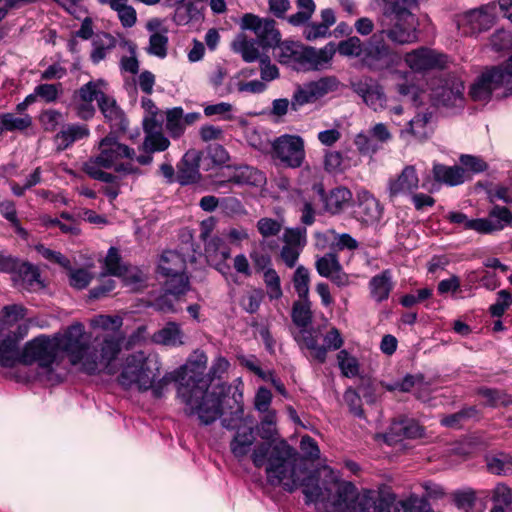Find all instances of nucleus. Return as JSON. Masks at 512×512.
Masks as SVG:
<instances>
[{
	"label": "nucleus",
	"instance_id": "774afa93",
	"mask_svg": "<svg viewBox=\"0 0 512 512\" xmlns=\"http://www.w3.org/2000/svg\"><path fill=\"white\" fill-rule=\"evenodd\" d=\"M512 304V296L507 290L498 292L497 301L490 306V312L495 317H501Z\"/></svg>",
	"mask_w": 512,
	"mask_h": 512
},
{
	"label": "nucleus",
	"instance_id": "a211bd4d",
	"mask_svg": "<svg viewBox=\"0 0 512 512\" xmlns=\"http://www.w3.org/2000/svg\"><path fill=\"white\" fill-rule=\"evenodd\" d=\"M372 48V37L370 38L367 45L361 41L357 36H352L346 40L340 41L336 46V51L340 55L345 57H361L362 61L371 68L378 67V63L385 58H377L370 55V49Z\"/></svg>",
	"mask_w": 512,
	"mask_h": 512
},
{
	"label": "nucleus",
	"instance_id": "37998d69",
	"mask_svg": "<svg viewBox=\"0 0 512 512\" xmlns=\"http://www.w3.org/2000/svg\"><path fill=\"white\" fill-rule=\"evenodd\" d=\"M98 106L103 113L104 117L112 122L114 125L122 126L123 113L120 108L116 105L114 99L104 94L98 102Z\"/></svg>",
	"mask_w": 512,
	"mask_h": 512
},
{
	"label": "nucleus",
	"instance_id": "603ef678",
	"mask_svg": "<svg viewBox=\"0 0 512 512\" xmlns=\"http://www.w3.org/2000/svg\"><path fill=\"white\" fill-rule=\"evenodd\" d=\"M168 50V36L163 33H155L154 35H150L149 45L147 47V52L150 55L156 56L160 59H163L167 56Z\"/></svg>",
	"mask_w": 512,
	"mask_h": 512
},
{
	"label": "nucleus",
	"instance_id": "6e6552de",
	"mask_svg": "<svg viewBox=\"0 0 512 512\" xmlns=\"http://www.w3.org/2000/svg\"><path fill=\"white\" fill-rule=\"evenodd\" d=\"M159 272L167 278L165 286L171 294H185L189 289V279L185 274L186 261L176 251H165L158 264Z\"/></svg>",
	"mask_w": 512,
	"mask_h": 512
},
{
	"label": "nucleus",
	"instance_id": "e433bc0d",
	"mask_svg": "<svg viewBox=\"0 0 512 512\" xmlns=\"http://www.w3.org/2000/svg\"><path fill=\"white\" fill-rule=\"evenodd\" d=\"M90 325L93 328L102 329L104 331L113 332V336H116L120 339V344L122 343L123 336L118 333L120 328L123 325V319L117 315H97L90 320ZM109 334H106L108 336ZM105 337V335L103 336Z\"/></svg>",
	"mask_w": 512,
	"mask_h": 512
},
{
	"label": "nucleus",
	"instance_id": "69168bd1",
	"mask_svg": "<svg viewBox=\"0 0 512 512\" xmlns=\"http://www.w3.org/2000/svg\"><path fill=\"white\" fill-rule=\"evenodd\" d=\"M260 62V75L261 80L265 82H270L279 77V69L276 65L271 63L270 57L263 53V57L259 59Z\"/></svg>",
	"mask_w": 512,
	"mask_h": 512
},
{
	"label": "nucleus",
	"instance_id": "6ab92c4d",
	"mask_svg": "<svg viewBox=\"0 0 512 512\" xmlns=\"http://www.w3.org/2000/svg\"><path fill=\"white\" fill-rule=\"evenodd\" d=\"M230 255V248L220 237H212L206 242L205 256L208 263L225 277L231 274L228 263Z\"/></svg>",
	"mask_w": 512,
	"mask_h": 512
},
{
	"label": "nucleus",
	"instance_id": "0eeeda50",
	"mask_svg": "<svg viewBox=\"0 0 512 512\" xmlns=\"http://www.w3.org/2000/svg\"><path fill=\"white\" fill-rule=\"evenodd\" d=\"M340 86L335 76H324L314 81L298 84L291 96V110L299 111L303 106L313 104Z\"/></svg>",
	"mask_w": 512,
	"mask_h": 512
},
{
	"label": "nucleus",
	"instance_id": "423d86ee",
	"mask_svg": "<svg viewBox=\"0 0 512 512\" xmlns=\"http://www.w3.org/2000/svg\"><path fill=\"white\" fill-rule=\"evenodd\" d=\"M501 87L505 88L501 96L512 93V71H508L504 65L484 71L471 86L470 96L475 101L487 102L492 93Z\"/></svg>",
	"mask_w": 512,
	"mask_h": 512
},
{
	"label": "nucleus",
	"instance_id": "c9c22d12",
	"mask_svg": "<svg viewBox=\"0 0 512 512\" xmlns=\"http://www.w3.org/2000/svg\"><path fill=\"white\" fill-rule=\"evenodd\" d=\"M106 86L107 83L102 79L89 81L79 88L75 97H77L79 101L93 103V101L96 100L99 102V100L105 94Z\"/></svg>",
	"mask_w": 512,
	"mask_h": 512
},
{
	"label": "nucleus",
	"instance_id": "09e8293b",
	"mask_svg": "<svg viewBox=\"0 0 512 512\" xmlns=\"http://www.w3.org/2000/svg\"><path fill=\"white\" fill-rule=\"evenodd\" d=\"M478 394L486 399L485 404L491 407L508 406L512 404V397L506 392L490 388H481Z\"/></svg>",
	"mask_w": 512,
	"mask_h": 512
},
{
	"label": "nucleus",
	"instance_id": "58836bf2",
	"mask_svg": "<svg viewBox=\"0 0 512 512\" xmlns=\"http://www.w3.org/2000/svg\"><path fill=\"white\" fill-rule=\"evenodd\" d=\"M183 333L180 326L174 322L168 323L164 328L154 335L157 343L167 346H178L183 344Z\"/></svg>",
	"mask_w": 512,
	"mask_h": 512
},
{
	"label": "nucleus",
	"instance_id": "4d7b16f0",
	"mask_svg": "<svg viewBox=\"0 0 512 512\" xmlns=\"http://www.w3.org/2000/svg\"><path fill=\"white\" fill-rule=\"evenodd\" d=\"M104 268L106 273L113 276H119L123 274L126 265L122 264L121 257L116 248L111 247L108 250L107 256L104 261Z\"/></svg>",
	"mask_w": 512,
	"mask_h": 512
},
{
	"label": "nucleus",
	"instance_id": "bb28decb",
	"mask_svg": "<svg viewBox=\"0 0 512 512\" xmlns=\"http://www.w3.org/2000/svg\"><path fill=\"white\" fill-rule=\"evenodd\" d=\"M314 189L324 202V208L331 214L339 213L351 199V192L344 187H338L330 191L327 196H324L322 186L316 185Z\"/></svg>",
	"mask_w": 512,
	"mask_h": 512
},
{
	"label": "nucleus",
	"instance_id": "0e129e2a",
	"mask_svg": "<svg viewBox=\"0 0 512 512\" xmlns=\"http://www.w3.org/2000/svg\"><path fill=\"white\" fill-rule=\"evenodd\" d=\"M26 308L22 305L12 304L4 306L2 309L3 322L6 325H13L26 316Z\"/></svg>",
	"mask_w": 512,
	"mask_h": 512
},
{
	"label": "nucleus",
	"instance_id": "3c124183",
	"mask_svg": "<svg viewBox=\"0 0 512 512\" xmlns=\"http://www.w3.org/2000/svg\"><path fill=\"white\" fill-rule=\"evenodd\" d=\"M17 359V343L7 337L0 340V365L3 367H13Z\"/></svg>",
	"mask_w": 512,
	"mask_h": 512
},
{
	"label": "nucleus",
	"instance_id": "4c0bfd02",
	"mask_svg": "<svg viewBox=\"0 0 512 512\" xmlns=\"http://www.w3.org/2000/svg\"><path fill=\"white\" fill-rule=\"evenodd\" d=\"M446 218L451 223L463 225L465 229L474 230L480 234H485L486 231L491 229L486 219H469L462 212L451 211L446 215Z\"/></svg>",
	"mask_w": 512,
	"mask_h": 512
},
{
	"label": "nucleus",
	"instance_id": "393cba45",
	"mask_svg": "<svg viewBox=\"0 0 512 512\" xmlns=\"http://www.w3.org/2000/svg\"><path fill=\"white\" fill-rule=\"evenodd\" d=\"M144 132V141L140 147V150L144 153L162 152L169 147L170 141L161 131L156 129L154 122L145 120Z\"/></svg>",
	"mask_w": 512,
	"mask_h": 512
},
{
	"label": "nucleus",
	"instance_id": "9d476101",
	"mask_svg": "<svg viewBox=\"0 0 512 512\" xmlns=\"http://www.w3.org/2000/svg\"><path fill=\"white\" fill-rule=\"evenodd\" d=\"M240 28L252 31L262 50L275 48L281 41V33L271 18H262L252 13L244 14Z\"/></svg>",
	"mask_w": 512,
	"mask_h": 512
},
{
	"label": "nucleus",
	"instance_id": "1a4fd4ad",
	"mask_svg": "<svg viewBox=\"0 0 512 512\" xmlns=\"http://www.w3.org/2000/svg\"><path fill=\"white\" fill-rule=\"evenodd\" d=\"M57 341L47 336H39L29 341L19 357L17 354L16 362L19 361L25 365L38 363L41 368L51 369L58 356Z\"/></svg>",
	"mask_w": 512,
	"mask_h": 512
},
{
	"label": "nucleus",
	"instance_id": "13d9d810",
	"mask_svg": "<svg viewBox=\"0 0 512 512\" xmlns=\"http://www.w3.org/2000/svg\"><path fill=\"white\" fill-rule=\"evenodd\" d=\"M36 252L51 263H56L65 269L70 268V260L65 257L61 252L52 250L43 244L35 246Z\"/></svg>",
	"mask_w": 512,
	"mask_h": 512
},
{
	"label": "nucleus",
	"instance_id": "39448f33",
	"mask_svg": "<svg viewBox=\"0 0 512 512\" xmlns=\"http://www.w3.org/2000/svg\"><path fill=\"white\" fill-rule=\"evenodd\" d=\"M98 153L88 160L99 163L105 169L113 168L115 172L131 175L139 174L138 167L131 162L123 163L121 160H134L135 150L123 143H120L116 136L110 134L102 138L98 143Z\"/></svg>",
	"mask_w": 512,
	"mask_h": 512
},
{
	"label": "nucleus",
	"instance_id": "79ce46f5",
	"mask_svg": "<svg viewBox=\"0 0 512 512\" xmlns=\"http://www.w3.org/2000/svg\"><path fill=\"white\" fill-rule=\"evenodd\" d=\"M3 127L6 131L23 132L32 126V117L29 114L5 113L1 116Z\"/></svg>",
	"mask_w": 512,
	"mask_h": 512
},
{
	"label": "nucleus",
	"instance_id": "de8ad7c7",
	"mask_svg": "<svg viewBox=\"0 0 512 512\" xmlns=\"http://www.w3.org/2000/svg\"><path fill=\"white\" fill-rule=\"evenodd\" d=\"M340 266L342 265L335 253H326L322 257L317 258L315 262V268L318 274L325 278L332 276Z\"/></svg>",
	"mask_w": 512,
	"mask_h": 512
},
{
	"label": "nucleus",
	"instance_id": "aec40b11",
	"mask_svg": "<svg viewBox=\"0 0 512 512\" xmlns=\"http://www.w3.org/2000/svg\"><path fill=\"white\" fill-rule=\"evenodd\" d=\"M420 179L416 168L413 165H407L401 173L388 181V195L394 199L401 195L413 194L419 187Z\"/></svg>",
	"mask_w": 512,
	"mask_h": 512
},
{
	"label": "nucleus",
	"instance_id": "7ed1b4c3",
	"mask_svg": "<svg viewBox=\"0 0 512 512\" xmlns=\"http://www.w3.org/2000/svg\"><path fill=\"white\" fill-rule=\"evenodd\" d=\"M85 329L75 323L63 333L54 336L58 351L65 352L72 365L79 366L87 374H96L106 369L120 352V339L113 335L102 337L97 345L86 344Z\"/></svg>",
	"mask_w": 512,
	"mask_h": 512
},
{
	"label": "nucleus",
	"instance_id": "f3484780",
	"mask_svg": "<svg viewBox=\"0 0 512 512\" xmlns=\"http://www.w3.org/2000/svg\"><path fill=\"white\" fill-rule=\"evenodd\" d=\"M336 53V45L333 42L327 43L322 48L304 46L301 71H321L328 69Z\"/></svg>",
	"mask_w": 512,
	"mask_h": 512
},
{
	"label": "nucleus",
	"instance_id": "052dcab7",
	"mask_svg": "<svg viewBox=\"0 0 512 512\" xmlns=\"http://www.w3.org/2000/svg\"><path fill=\"white\" fill-rule=\"evenodd\" d=\"M398 384L399 391L410 392L412 389H415L416 397L420 400H425V397L421 394V389L424 385V377L422 375H406Z\"/></svg>",
	"mask_w": 512,
	"mask_h": 512
},
{
	"label": "nucleus",
	"instance_id": "bf43d9fd",
	"mask_svg": "<svg viewBox=\"0 0 512 512\" xmlns=\"http://www.w3.org/2000/svg\"><path fill=\"white\" fill-rule=\"evenodd\" d=\"M284 246L303 249L306 245L305 228H289L283 234Z\"/></svg>",
	"mask_w": 512,
	"mask_h": 512
},
{
	"label": "nucleus",
	"instance_id": "a18cd8bd",
	"mask_svg": "<svg viewBox=\"0 0 512 512\" xmlns=\"http://www.w3.org/2000/svg\"><path fill=\"white\" fill-rule=\"evenodd\" d=\"M103 169L104 168L102 166H100L99 163H96L94 161L87 160L83 164V171L91 178L98 180V181H102L109 185L119 182L118 176H116L115 174L106 172Z\"/></svg>",
	"mask_w": 512,
	"mask_h": 512
},
{
	"label": "nucleus",
	"instance_id": "ddd939ff",
	"mask_svg": "<svg viewBox=\"0 0 512 512\" xmlns=\"http://www.w3.org/2000/svg\"><path fill=\"white\" fill-rule=\"evenodd\" d=\"M243 410L238 407L233 414V418L229 421L226 418L222 420V425L227 429L237 428V432L230 442V450L235 458L239 461L244 459L250 452L255 442V436L251 427H239L238 422L242 421Z\"/></svg>",
	"mask_w": 512,
	"mask_h": 512
},
{
	"label": "nucleus",
	"instance_id": "f8f14e48",
	"mask_svg": "<svg viewBox=\"0 0 512 512\" xmlns=\"http://www.w3.org/2000/svg\"><path fill=\"white\" fill-rule=\"evenodd\" d=\"M463 82L456 76L436 79L431 83V99L436 105L458 107L463 103Z\"/></svg>",
	"mask_w": 512,
	"mask_h": 512
},
{
	"label": "nucleus",
	"instance_id": "c85d7f7f",
	"mask_svg": "<svg viewBox=\"0 0 512 512\" xmlns=\"http://www.w3.org/2000/svg\"><path fill=\"white\" fill-rule=\"evenodd\" d=\"M430 121V114L423 113L417 114L413 119L408 122V126L400 131V138L409 142L411 138L423 140L428 136V123Z\"/></svg>",
	"mask_w": 512,
	"mask_h": 512
},
{
	"label": "nucleus",
	"instance_id": "e2e57ef3",
	"mask_svg": "<svg viewBox=\"0 0 512 512\" xmlns=\"http://www.w3.org/2000/svg\"><path fill=\"white\" fill-rule=\"evenodd\" d=\"M68 270H69V284L73 288H76L79 290L84 289L89 285V283L92 280V275L87 269H84V268L71 269V267H70Z\"/></svg>",
	"mask_w": 512,
	"mask_h": 512
},
{
	"label": "nucleus",
	"instance_id": "f704fd0d",
	"mask_svg": "<svg viewBox=\"0 0 512 512\" xmlns=\"http://www.w3.org/2000/svg\"><path fill=\"white\" fill-rule=\"evenodd\" d=\"M301 349L310 351L311 357L320 363L326 360V348L318 344V340L311 332L302 330L296 338Z\"/></svg>",
	"mask_w": 512,
	"mask_h": 512
},
{
	"label": "nucleus",
	"instance_id": "f03ea898",
	"mask_svg": "<svg viewBox=\"0 0 512 512\" xmlns=\"http://www.w3.org/2000/svg\"><path fill=\"white\" fill-rule=\"evenodd\" d=\"M383 4L382 16L378 19L380 30L372 35L370 55L389 58L392 51L385 37L394 44L406 45L418 41L419 21L412 12L417 0H380Z\"/></svg>",
	"mask_w": 512,
	"mask_h": 512
},
{
	"label": "nucleus",
	"instance_id": "9b49d317",
	"mask_svg": "<svg viewBox=\"0 0 512 512\" xmlns=\"http://www.w3.org/2000/svg\"><path fill=\"white\" fill-rule=\"evenodd\" d=\"M272 156L290 168L300 167L305 159L303 138L290 134L276 138L272 143Z\"/></svg>",
	"mask_w": 512,
	"mask_h": 512
},
{
	"label": "nucleus",
	"instance_id": "f257e3e1",
	"mask_svg": "<svg viewBox=\"0 0 512 512\" xmlns=\"http://www.w3.org/2000/svg\"><path fill=\"white\" fill-rule=\"evenodd\" d=\"M207 356L203 352H194L186 364L170 372L175 374L173 382H178L177 397L188 416L196 415L204 425L215 422L222 413V397L225 386L218 385L209 389V380L204 376Z\"/></svg>",
	"mask_w": 512,
	"mask_h": 512
},
{
	"label": "nucleus",
	"instance_id": "473e14b6",
	"mask_svg": "<svg viewBox=\"0 0 512 512\" xmlns=\"http://www.w3.org/2000/svg\"><path fill=\"white\" fill-rule=\"evenodd\" d=\"M89 135V129L86 125L72 124L64 127L55 136V141L60 149H66L75 141L86 138Z\"/></svg>",
	"mask_w": 512,
	"mask_h": 512
},
{
	"label": "nucleus",
	"instance_id": "864d4df0",
	"mask_svg": "<svg viewBox=\"0 0 512 512\" xmlns=\"http://www.w3.org/2000/svg\"><path fill=\"white\" fill-rule=\"evenodd\" d=\"M264 283L267 288V294L270 299H279L282 297L283 292L281 289L280 277L275 269L268 268L264 271Z\"/></svg>",
	"mask_w": 512,
	"mask_h": 512
},
{
	"label": "nucleus",
	"instance_id": "8fccbe9b",
	"mask_svg": "<svg viewBox=\"0 0 512 512\" xmlns=\"http://www.w3.org/2000/svg\"><path fill=\"white\" fill-rule=\"evenodd\" d=\"M293 286L300 299H306L309 295L310 273L309 270L300 265L293 275Z\"/></svg>",
	"mask_w": 512,
	"mask_h": 512
},
{
	"label": "nucleus",
	"instance_id": "680f3d73",
	"mask_svg": "<svg viewBox=\"0 0 512 512\" xmlns=\"http://www.w3.org/2000/svg\"><path fill=\"white\" fill-rule=\"evenodd\" d=\"M333 235L332 247L338 251L349 250L354 251L358 249L359 242L354 239L348 233H337L335 231H331Z\"/></svg>",
	"mask_w": 512,
	"mask_h": 512
},
{
	"label": "nucleus",
	"instance_id": "4468645a",
	"mask_svg": "<svg viewBox=\"0 0 512 512\" xmlns=\"http://www.w3.org/2000/svg\"><path fill=\"white\" fill-rule=\"evenodd\" d=\"M352 90L375 112L388 109V98L383 86L371 77H362L351 83Z\"/></svg>",
	"mask_w": 512,
	"mask_h": 512
},
{
	"label": "nucleus",
	"instance_id": "a19ab883",
	"mask_svg": "<svg viewBox=\"0 0 512 512\" xmlns=\"http://www.w3.org/2000/svg\"><path fill=\"white\" fill-rule=\"evenodd\" d=\"M490 226V230L485 234L502 230L505 226L512 223V214L506 207L495 206L489 212V217L485 218Z\"/></svg>",
	"mask_w": 512,
	"mask_h": 512
},
{
	"label": "nucleus",
	"instance_id": "b1692460",
	"mask_svg": "<svg viewBox=\"0 0 512 512\" xmlns=\"http://www.w3.org/2000/svg\"><path fill=\"white\" fill-rule=\"evenodd\" d=\"M229 181L239 185L261 186L265 183L264 174L258 169L248 166H227Z\"/></svg>",
	"mask_w": 512,
	"mask_h": 512
},
{
	"label": "nucleus",
	"instance_id": "c03bdc74",
	"mask_svg": "<svg viewBox=\"0 0 512 512\" xmlns=\"http://www.w3.org/2000/svg\"><path fill=\"white\" fill-rule=\"evenodd\" d=\"M292 319L295 325L307 327L312 321V311L308 298L300 299L293 304Z\"/></svg>",
	"mask_w": 512,
	"mask_h": 512
},
{
	"label": "nucleus",
	"instance_id": "cd10ccee",
	"mask_svg": "<svg viewBox=\"0 0 512 512\" xmlns=\"http://www.w3.org/2000/svg\"><path fill=\"white\" fill-rule=\"evenodd\" d=\"M117 40L109 33H97L92 39L91 61L98 64L104 60L116 47Z\"/></svg>",
	"mask_w": 512,
	"mask_h": 512
},
{
	"label": "nucleus",
	"instance_id": "2f4dec72",
	"mask_svg": "<svg viewBox=\"0 0 512 512\" xmlns=\"http://www.w3.org/2000/svg\"><path fill=\"white\" fill-rule=\"evenodd\" d=\"M422 434V428L411 419H399L390 425L387 437L389 440H397L398 438H415Z\"/></svg>",
	"mask_w": 512,
	"mask_h": 512
},
{
	"label": "nucleus",
	"instance_id": "2eb2a0df",
	"mask_svg": "<svg viewBox=\"0 0 512 512\" xmlns=\"http://www.w3.org/2000/svg\"><path fill=\"white\" fill-rule=\"evenodd\" d=\"M404 60L408 67L415 72L442 69L448 62L446 55L425 47L406 53Z\"/></svg>",
	"mask_w": 512,
	"mask_h": 512
},
{
	"label": "nucleus",
	"instance_id": "5fc2aeb1",
	"mask_svg": "<svg viewBox=\"0 0 512 512\" xmlns=\"http://www.w3.org/2000/svg\"><path fill=\"white\" fill-rule=\"evenodd\" d=\"M339 368L346 377H354L359 372L358 360L350 355L346 350H341L337 354Z\"/></svg>",
	"mask_w": 512,
	"mask_h": 512
},
{
	"label": "nucleus",
	"instance_id": "dca6fc26",
	"mask_svg": "<svg viewBox=\"0 0 512 512\" xmlns=\"http://www.w3.org/2000/svg\"><path fill=\"white\" fill-rule=\"evenodd\" d=\"M494 6H485L465 13L458 22L459 29L465 35L490 29L495 22Z\"/></svg>",
	"mask_w": 512,
	"mask_h": 512
},
{
	"label": "nucleus",
	"instance_id": "7c9ffc66",
	"mask_svg": "<svg viewBox=\"0 0 512 512\" xmlns=\"http://www.w3.org/2000/svg\"><path fill=\"white\" fill-rule=\"evenodd\" d=\"M392 288V276L389 270L373 276L369 281L370 295L376 302L386 300Z\"/></svg>",
	"mask_w": 512,
	"mask_h": 512
},
{
	"label": "nucleus",
	"instance_id": "72a5a7b5",
	"mask_svg": "<svg viewBox=\"0 0 512 512\" xmlns=\"http://www.w3.org/2000/svg\"><path fill=\"white\" fill-rule=\"evenodd\" d=\"M176 9L174 13V21L178 25H186L190 21L202 18L201 8L194 0L176 1Z\"/></svg>",
	"mask_w": 512,
	"mask_h": 512
},
{
	"label": "nucleus",
	"instance_id": "49530a36",
	"mask_svg": "<svg viewBox=\"0 0 512 512\" xmlns=\"http://www.w3.org/2000/svg\"><path fill=\"white\" fill-rule=\"evenodd\" d=\"M166 129L172 137H179L185 130L183 121V109L175 107L167 111Z\"/></svg>",
	"mask_w": 512,
	"mask_h": 512
},
{
	"label": "nucleus",
	"instance_id": "338daca9",
	"mask_svg": "<svg viewBox=\"0 0 512 512\" xmlns=\"http://www.w3.org/2000/svg\"><path fill=\"white\" fill-rule=\"evenodd\" d=\"M257 229L264 238H268L276 236L281 231L282 223L278 220L265 217L258 220Z\"/></svg>",
	"mask_w": 512,
	"mask_h": 512
},
{
	"label": "nucleus",
	"instance_id": "20e7f679",
	"mask_svg": "<svg viewBox=\"0 0 512 512\" xmlns=\"http://www.w3.org/2000/svg\"><path fill=\"white\" fill-rule=\"evenodd\" d=\"M161 368L157 354L137 351L125 358L118 381L126 389L136 388L140 392L150 390L153 397L161 398L176 376L169 372L160 377Z\"/></svg>",
	"mask_w": 512,
	"mask_h": 512
},
{
	"label": "nucleus",
	"instance_id": "a878e982",
	"mask_svg": "<svg viewBox=\"0 0 512 512\" xmlns=\"http://www.w3.org/2000/svg\"><path fill=\"white\" fill-rule=\"evenodd\" d=\"M260 48L261 46L256 39L248 38L244 33H239L231 43L233 52L239 54L247 63L254 62L263 57Z\"/></svg>",
	"mask_w": 512,
	"mask_h": 512
},
{
	"label": "nucleus",
	"instance_id": "4be33fe9",
	"mask_svg": "<svg viewBox=\"0 0 512 512\" xmlns=\"http://www.w3.org/2000/svg\"><path fill=\"white\" fill-rule=\"evenodd\" d=\"M14 271V281L19 288L28 291H36L42 288L40 273L32 264L27 262L20 263L17 260V267Z\"/></svg>",
	"mask_w": 512,
	"mask_h": 512
},
{
	"label": "nucleus",
	"instance_id": "c756f323",
	"mask_svg": "<svg viewBox=\"0 0 512 512\" xmlns=\"http://www.w3.org/2000/svg\"><path fill=\"white\" fill-rule=\"evenodd\" d=\"M433 175L436 181L449 186H457L465 181V170L457 165L434 164Z\"/></svg>",
	"mask_w": 512,
	"mask_h": 512
},
{
	"label": "nucleus",
	"instance_id": "412c9836",
	"mask_svg": "<svg viewBox=\"0 0 512 512\" xmlns=\"http://www.w3.org/2000/svg\"><path fill=\"white\" fill-rule=\"evenodd\" d=\"M357 209L356 214L363 223H374L378 221L382 215V208L378 200L368 191L361 190L357 193Z\"/></svg>",
	"mask_w": 512,
	"mask_h": 512
},
{
	"label": "nucleus",
	"instance_id": "5701e85b",
	"mask_svg": "<svg viewBox=\"0 0 512 512\" xmlns=\"http://www.w3.org/2000/svg\"><path fill=\"white\" fill-rule=\"evenodd\" d=\"M304 45L293 42L284 41L277 45L276 58L279 63L287 65L295 70L301 69Z\"/></svg>",
	"mask_w": 512,
	"mask_h": 512
},
{
	"label": "nucleus",
	"instance_id": "6e6d98bb",
	"mask_svg": "<svg viewBox=\"0 0 512 512\" xmlns=\"http://www.w3.org/2000/svg\"><path fill=\"white\" fill-rule=\"evenodd\" d=\"M39 121L45 131L53 132L65 121L64 115L54 109H48L41 113Z\"/></svg>",
	"mask_w": 512,
	"mask_h": 512
},
{
	"label": "nucleus",
	"instance_id": "ea45409f",
	"mask_svg": "<svg viewBox=\"0 0 512 512\" xmlns=\"http://www.w3.org/2000/svg\"><path fill=\"white\" fill-rule=\"evenodd\" d=\"M486 465L489 472L496 475L507 476L512 474V456L505 453H498L486 458Z\"/></svg>",
	"mask_w": 512,
	"mask_h": 512
}]
</instances>
